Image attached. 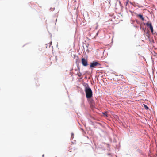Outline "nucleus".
<instances>
[{"instance_id": "9d476101", "label": "nucleus", "mask_w": 157, "mask_h": 157, "mask_svg": "<svg viewBox=\"0 0 157 157\" xmlns=\"http://www.w3.org/2000/svg\"><path fill=\"white\" fill-rule=\"evenodd\" d=\"M73 136V134H72V136H71V138L72 137V136Z\"/></svg>"}, {"instance_id": "f03ea898", "label": "nucleus", "mask_w": 157, "mask_h": 157, "mask_svg": "<svg viewBox=\"0 0 157 157\" xmlns=\"http://www.w3.org/2000/svg\"><path fill=\"white\" fill-rule=\"evenodd\" d=\"M146 25L147 27H148L150 28L151 33H153V29L151 23V22H148L146 24Z\"/></svg>"}, {"instance_id": "1a4fd4ad", "label": "nucleus", "mask_w": 157, "mask_h": 157, "mask_svg": "<svg viewBox=\"0 0 157 157\" xmlns=\"http://www.w3.org/2000/svg\"><path fill=\"white\" fill-rule=\"evenodd\" d=\"M128 1H127L125 2L126 6H127L128 3Z\"/></svg>"}, {"instance_id": "6e6552de", "label": "nucleus", "mask_w": 157, "mask_h": 157, "mask_svg": "<svg viewBox=\"0 0 157 157\" xmlns=\"http://www.w3.org/2000/svg\"><path fill=\"white\" fill-rule=\"evenodd\" d=\"M107 112H105V113H103V114L104 115H105L106 117L107 116V115H106L107 114Z\"/></svg>"}, {"instance_id": "39448f33", "label": "nucleus", "mask_w": 157, "mask_h": 157, "mask_svg": "<svg viewBox=\"0 0 157 157\" xmlns=\"http://www.w3.org/2000/svg\"><path fill=\"white\" fill-rule=\"evenodd\" d=\"M137 16L141 19L142 21L144 20V18L143 17V16L141 14H137Z\"/></svg>"}, {"instance_id": "f8f14e48", "label": "nucleus", "mask_w": 157, "mask_h": 157, "mask_svg": "<svg viewBox=\"0 0 157 157\" xmlns=\"http://www.w3.org/2000/svg\"><path fill=\"white\" fill-rule=\"evenodd\" d=\"M42 156H44V155H42Z\"/></svg>"}, {"instance_id": "f257e3e1", "label": "nucleus", "mask_w": 157, "mask_h": 157, "mask_svg": "<svg viewBox=\"0 0 157 157\" xmlns=\"http://www.w3.org/2000/svg\"><path fill=\"white\" fill-rule=\"evenodd\" d=\"M85 92L87 98H90L92 96V91L88 85L85 88Z\"/></svg>"}, {"instance_id": "20e7f679", "label": "nucleus", "mask_w": 157, "mask_h": 157, "mask_svg": "<svg viewBox=\"0 0 157 157\" xmlns=\"http://www.w3.org/2000/svg\"><path fill=\"white\" fill-rule=\"evenodd\" d=\"M98 65H100L98 62H94L91 63L90 66V67L94 68Z\"/></svg>"}, {"instance_id": "7ed1b4c3", "label": "nucleus", "mask_w": 157, "mask_h": 157, "mask_svg": "<svg viewBox=\"0 0 157 157\" xmlns=\"http://www.w3.org/2000/svg\"><path fill=\"white\" fill-rule=\"evenodd\" d=\"M83 66H86L88 65L87 60L84 58H82L81 60Z\"/></svg>"}, {"instance_id": "0eeeda50", "label": "nucleus", "mask_w": 157, "mask_h": 157, "mask_svg": "<svg viewBox=\"0 0 157 157\" xmlns=\"http://www.w3.org/2000/svg\"><path fill=\"white\" fill-rule=\"evenodd\" d=\"M144 107L146 109H148V107L146 105H145V104H144Z\"/></svg>"}, {"instance_id": "9b49d317", "label": "nucleus", "mask_w": 157, "mask_h": 157, "mask_svg": "<svg viewBox=\"0 0 157 157\" xmlns=\"http://www.w3.org/2000/svg\"><path fill=\"white\" fill-rule=\"evenodd\" d=\"M52 44V42H50V44Z\"/></svg>"}, {"instance_id": "423d86ee", "label": "nucleus", "mask_w": 157, "mask_h": 157, "mask_svg": "<svg viewBox=\"0 0 157 157\" xmlns=\"http://www.w3.org/2000/svg\"><path fill=\"white\" fill-rule=\"evenodd\" d=\"M79 71H80V69L79 68L78 69ZM77 75L79 77H81L82 76V73L79 71L78 73L77 74Z\"/></svg>"}]
</instances>
